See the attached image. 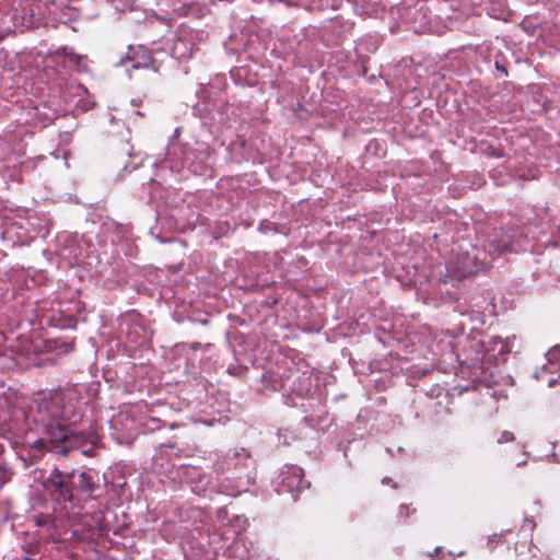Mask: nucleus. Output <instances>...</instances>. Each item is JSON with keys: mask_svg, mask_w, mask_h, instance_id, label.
Returning a JSON list of instances; mask_svg holds the SVG:
<instances>
[{"mask_svg": "<svg viewBox=\"0 0 560 560\" xmlns=\"http://www.w3.org/2000/svg\"><path fill=\"white\" fill-rule=\"evenodd\" d=\"M74 401L75 394L72 390H55L40 396L37 404L39 421L55 441L69 438L68 422L74 417Z\"/></svg>", "mask_w": 560, "mask_h": 560, "instance_id": "obj_1", "label": "nucleus"}, {"mask_svg": "<svg viewBox=\"0 0 560 560\" xmlns=\"http://www.w3.org/2000/svg\"><path fill=\"white\" fill-rule=\"evenodd\" d=\"M477 253L474 254V256H470L469 254H466L464 257H462L457 264L456 271L459 277H467L471 273H474L476 270L482 268L486 266L485 262L478 264L480 250H476Z\"/></svg>", "mask_w": 560, "mask_h": 560, "instance_id": "obj_2", "label": "nucleus"}, {"mask_svg": "<svg viewBox=\"0 0 560 560\" xmlns=\"http://www.w3.org/2000/svg\"><path fill=\"white\" fill-rule=\"evenodd\" d=\"M553 368H556V364L549 362L548 365H544L541 370L535 373V377L538 381L546 383L549 387L555 386L556 384L560 383V374L556 377L549 376V374L555 373Z\"/></svg>", "mask_w": 560, "mask_h": 560, "instance_id": "obj_3", "label": "nucleus"}, {"mask_svg": "<svg viewBox=\"0 0 560 560\" xmlns=\"http://www.w3.org/2000/svg\"><path fill=\"white\" fill-rule=\"evenodd\" d=\"M47 482L50 486L60 489L63 499L71 500L72 494L71 491L68 489L66 478L59 471H52Z\"/></svg>", "mask_w": 560, "mask_h": 560, "instance_id": "obj_4", "label": "nucleus"}, {"mask_svg": "<svg viewBox=\"0 0 560 560\" xmlns=\"http://www.w3.org/2000/svg\"><path fill=\"white\" fill-rule=\"evenodd\" d=\"M72 487L78 488L81 492L90 493L93 490V482L88 472L72 474Z\"/></svg>", "mask_w": 560, "mask_h": 560, "instance_id": "obj_5", "label": "nucleus"}, {"mask_svg": "<svg viewBox=\"0 0 560 560\" xmlns=\"http://www.w3.org/2000/svg\"><path fill=\"white\" fill-rule=\"evenodd\" d=\"M57 56H63L66 57L71 63H73L77 67H82L84 65V61L86 59V56L79 55L73 51L72 48L62 47L56 51Z\"/></svg>", "mask_w": 560, "mask_h": 560, "instance_id": "obj_6", "label": "nucleus"}, {"mask_svg": "<svg viewBox=\"0 0 560 560\" xmlns=\"http://www.w3.org/2000/svg\"><path fill=\"white\" fill-rule=\"evenodd\" d=\"M514 439L513 433L509 431L502 432L501 436L498 439V443H505L510 442Z\"/></svg>", "mask_w": 560, "mask_h": 560, "instance_id": "obj_7", "label": "nucleus"}, {"mask_svg": "<svg viewBox=\"0 0 560 560\" xmlns=\"http://www.w3.org/2000/svg\"><path fill=\"white\" fill-rule=\"evenodd\" d=\"M553 357H555V352H549V353H548V360H549V361H550V360H551V358H553Z\"/></svg>", "mask_w": 560, "mask_h": 560, "instance_id": "obj_8", "label": "nucleus"}, {"mask_svg": "<svg viewBox=\"0 0 560 560\" xmlns=\"http://www.w3.org/2000/svg\"><path fill=\"white\" fill-rule=\"evenodd\" d=\"M294 474L299 477L300 474H301V470L300 469H294Z\"/></svg>", "mask_w": 560, "mask_h": 560, "instance_id": "obj_9", "label": "nucleus"}, {"mask_svg": "<svg viewBox=\"0 0 560 560\" xmlns=\"http://www.w3.org/2000/svg\"><path fill=\"white\" fill-rule=\"evenodd\" d=\"M1 225H2V226L7 225V219H5V220H4V219H2Z\"/></svg>", "mask_w": 560, "mask_h": 560, "instance_id": "obj_10", "label": "nucleus"}]
</instances>
